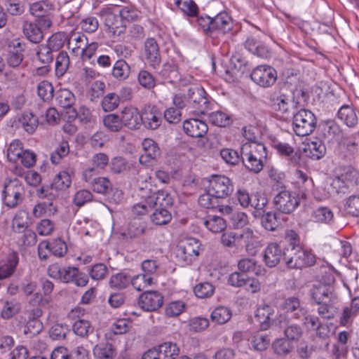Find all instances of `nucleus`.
<instances>
[{
    "label": "nucleus",
    "instance_id": "a19ab883",
    "mask_svg": "<svg viewBox=\"0 0 359 359\" xmlns=\"http://www.w3.org/2000/svg\"><path fill=\"white\" fill-rule=\"evenodd\" d=\"M29 223L30 219L28 212L20 210L15 215L12 222V226L15 231L20 233L29 226Z\"/></svg>",
    "mask_w": 359,
    "mask_h": 359
},
{
    "label": "nucleus",
    "instance_id": "e433bc0d",
    "mask_svg": "<svg viewBox=\"0 0 359 359\" xmlns=\"http://www.w3.org/2000/svg\"><path fill=\"white\" fill-rule=\"evenodd\" d=\"M311 219L317 223L330 224L334 221V212L327 207H319L311 214Z\"/></svg>",
    "mask_w": 359,
    "mask_h": 359
},
{
    "label": "nucleus",
    "instance_id": "de8ad7c7",
    "mask_svg": "<svg viewBox=\"0 0 359 359\" xmlns=\"http://www.w3.org/2000/svg\"><path fill=\"white\" fill-rule=\"evenodd\" d=\"M273 109L281 113L283 115L290 114V99L285 95H280L271 100Z\"/></svg>",
    "mask_w": 359,
    "mask_h": 359
},
{
    "label": "nucleus",
    "instance_id": "774afa93",
    "mask_svg": "<svg viewBox=\"0 0 359 359\" xmlns=\"http://www.w3.org/2000/svg\"><path fill=\"white\" fill-rule=\"evenodd\" d=\"M345 210L351 215L359 217V194L351 195L346 199Z\"/></svg>",
    "mask_w": 359,
    "mask_h": 359
},
{
    "label": "nucleus",
    "instance_id": "423d86ee",
    "mask_svg": "<svg viewBox=\"0 0 359 359\" xmlns=\"http://www.w3.org/2000/svg\"><path fill=\"white\" fill-rule=\"evenodd\" d=\"M203 251L201 241L195 238H187L178 245L177 257L182 264L187 265L196 260Z\"/></svg>",
    "mask_w": 359,
    "mask_h": 359
},
{
    "label": "nucleus",
    "instance_id": "dca6fc26",
    "mask_svg": "<svg viewBox=\"0 0 359 359\" xmlns=\"http://www.w3.org/2000/svg\"><path fill=\"white\" fill-rule=\"evenodd\" d=\"M143 55L147 62L154 68L158 67L161 62V55L158 44L153 38H148L144 43Z\"/></svg>",
    "mask_w": 359,
    "mask_h": 359
},
{
    "label": "nucleus",
    "instance_id": "58836bf2",
    "mask_svg": "<svg viewBox=\"0 0 359 359\" xmlns=\"http://www.w3.org/2000/svg\"><path fill=\"white\" fill-rule=\"evenodd\" d=\"M57 211V207L53 202H41L36 204L32 211L35 217H41L43 216H53Z\"/></svg>",
    "mask_w": 359,
    "mask_h": 359
},
{
    "label": "nucleus",
    "instance_id": "49530a36",
    "mask_svg": "<svg viewBox=\"0 0 359 359\" xmlns=\"http://www.w3.org/2000/svg\"><path fill=\"white\" fill-rule=\"evenodd\" d=\"M74 332L81 337H85L94 330L90 321L85 319H77L72 325Z\"/></svg>",
    "mask_w": 359,
    "mask_h": 359
},
{
    "label": "nucleus",
    "instance_id": "5fc2aeb1",
    "mask_svg": "<svg viewBox=\"0 0 359 359\" xmlns=\"http://www.w3.org/2000/svg\"><path fill=\"white\" fill-rule=\"evenodd\" d=\"M130 283L135 290L141 291L154 283V277L147 276L144 273H141L133 278L130 277Z\"/></svg>",
    "mask_w": 359,
    "mask_h": 359
},
{
    "label": "nucleus",
    "instance_id": "8fccbe9b",
    "mask_svg": "<svg viewBox=\"0 0 359 359\" xmlns=\"http://www.w3.org/2000/svg\"><path fill=\"white\" fill-rule=\"evenodd\" d=\"M56 100L57 103L63 108L72 109L75 98L74 94L67 89H60L57 93Z\"/></svg>",
    "mask_w": 359,
    "mask_h": 359
},
{
    "label": "nucleus",
    "instance_id": "f03ea898",
    "mask_svg": "<svg viewBox=\"0 0 359 359\" xmlns=\"http://www.w3.org/2000/svg\"><path fill=\"white\" fill-rule=\"evenodd\" d=\"M241 160L246 169L259 173L264 168L267 157V151L264 144H242Z\"/></svg>",
    "mask_w": 359,
    "mask_h": 359
},
{
    "label": "nucleus",
    "instance_id": "b1692460",
    "mask_svg": "<svg viewBox=\"0 0 359 359\" xmlns=\"http://www.w3.org/2000/svg\"><path fill=\"white\" fill-rule=\"evenodd\" d=\"M304 151L307 157L313 160H319L325 156L326 148L320 139L315 137L307 142Z\"/></svg>",
    "mask_w": 359,
    "mask_h": 359
},
{
    "label": "nucleus",
    "instance_id": "5701e85b",
    "mask_svg": "<svg viewBox=\"0 0 359 359\" xmlns=\"http://www.w3.org/2000/svg\"><path fill=\"white\" fill-rule=\"evenodd\" d=\"M285 255L283 249L277 243H269L264 254V262L269 267L276 266Z\"/></svg>",
    "mask_w": 359,
    "mask_h": 359
},
{
    "label": "nucleus",
    "instance_id": "c85d7f7f",
    "mask_svg": "<svg viewBox=\"0 0 359 359\" xmlns=\"http://www.w3.org/2000/svg\"><path fill=\"white\" fill-rule=\"evenodd\" d=\"M39 125L38 118L31 112H24L18 116L16 126L22 128L28 134L34 133Z\"/></svg>",
    "mask_w": 359,
    "mask_h": 359
},
{
    "label": "nucleus",
    "instance_id": "f8f14e48",
    "mask_svg": "<svg viewBox=\"0 0 359 359\" xmlns=\"http://www.w3.org/2000/svg\"><path fill=\"white\" fill-rule=\"evenodd\" d=\"M293 251V255L287 259L286 264L290 268L300 269L313 264L315 262L314 256L310 251L297 246Z\"/></svg>",
    "mask_w": 359,
    "mask_h": 359
},
{
    "label": "nucleus",
    "instance_id": "a211bd4d",
    "mask_svg": "<svg viewBox=\"0 0 359 359\" xmlns=\"http://www.w3.org/2000/svg\"><path fill=\"white\" fill-rule=\"evenodd\" d=\"M280 311L292 314L295 319H299L307 313L306 308L300 306V301L296 297H290L284 299L280 305Z\"/></svg>",
    "mask_w": 359,
    "mask_h": 359
},
{
    "label": "nucleus",
    "instance_id": "680f3d73",
    "mask_svg": "<svg viewBox=\"0 0 359 359\" xmlns=\"http://www.w3.org/2000/svg\"><path fill=\"white\" fill-rule=\"evenodd\" d=\"M22 143L18 140L12 141L7 149V157L10 161L16 162L23 152Z\"/></svg>",
    "mask_w": 359,
    "mask_h": 359
},
{
    "label": "nucleus",
    "instance_id": "603ef678",
    "mask_svg": "<svg viewBox=\"0 0 359 359\" xmlns=\"http://www.w3.org/2000/svg\"><path fill=\"white\" fill-rule=\"evenodd\" d=\"M66 41H68V35L66 33L56 32L48 39L47 46L53 51H57L63 47Z\"/></svg>",
    "mask_w": 359,
    "mask_h": 359
},
{
    "label": "nucleus",
    "instance_id": "2f4dec72",
    "mask_svg": "<svg viewBox=\"0 0 359 359\" xmlns=\"http://www.w3.org/2000/svg\"><path fill=\"white\" fill-rule=\"evenodd\" d=\"M22 32L25 37L32 43H39L43 38V32L36 23L25 21Z\"/></svg>",
    "mask_w": 359,
    "mask_h": 359
},
{
    "label": "nucleus",
    "instance_id": "c9c22d12",
    "mask_svg": "<svg viewBox=\"0 0 359 359\" xmlns=\"http://www.w3.org/2000/svg\"><path fill=\"white\" fill-rule=\"evenodd\" d=\"M69 114V118L74 120L77 116L80 121L85 124H89L90 126H93L95 124V120L93 118L90 110L85 106H81L79 111L73 109L67 112Z\"/></svg>",
    "mask_w": 359,
    "mask_h": 359
},
{
    "label": "nucleus",
    "instance_id": "79ce46f5",
    "mask_svg": "<svg viewBox=\"0 0 359 359\" xmlns=\"http://www.w3.org/2000/svg\"><path fill=\"white\" fill-rule=\"evenodd\" d=\"M338 117L348 127H354L358 123L356 113L349 106L341 107L338 111Z\"/></svg>",
    "mask_w": 359,
    "mask_h": 359
},
{
    "label": "nucleus",
    "instance_id": "a878e982",
    "mask_svg": "<svg viewBox=\"0 0 359 359\" xmlns=\"http://www.w3.org/2000/svg\"><path fill=\"white\" fill-rule=\"evenodd\" d=\"M147 196L149 199V203H151L152 208H168L172 206L173 203L171 196L166 191H154L151 194Z\"/></svg>",
    "mask_w": 359,
    "mask_h": 359
},
{
    "label": "nucleus",
    "instance_id": "f3484780",
    "mask_svg": "<svg viewBox=\"0 0 359 359\" xmlns=\"http://www.w3.org/2000/svg\"><path fill=\"white\" fill-rule=\"evenodd\" d=\"M242 243L245 244L246 252L251 255H256L262 246L258 236L250 228H246L239 233V245Z\"/></svg>",
    "mask_w": 359,
    "mask_h": 359
},
{
    "label": "nucleus",
    "instance_id": "3c124183",
    "mask_svg": "<svg viewBox=\"0 0 359 359\" xmlns=\"http://www.w3.org/2000/svg\"><path fill=\"white\" fill-rule=\"evenodd\" d=\"M104 126L112 132L121 130L123 126L121 116L116 114H109L103 118Z\"/></svg>",
    "mask_w": 359,
    "mask_h": 359
},
{
    "label": "nucleus",
    "instance_id": "a18cd8bd",
    "mask_svg": "<svg viewBox=\"0 0 359 359\" xmlns=\"http://www.w3.org/2000/svg\"><path fill=\"white\" fill-rule=\"evenodd\" d=\"M231 311L225 306L217 307L210 315L211 320L217 324L226 323L231 319Z\"/></svg>",
    "mask_w": 359,
    "mask_h": 359
},
{
    "label": "nucleus",
    "instance_id": "f704fd0d",
    "mask_svg": "<svg viewBox=\"0 0 359 359\" xmlns=\"http://www.w3.org/2000/svg\"><path fill=\"white\" fill-rule=\"evenodd\" d=\"M41 285L43 294L39 292H35L29 300V303L34 306L38 305L43 302V295L45 297V301L48 302L49 300L46 299V297H48L51 294L54 288L53 282L46 278L41 280Z\"/></svg>",
    "mask_w": 359,
    "mask_h": 359
},
{
    "label": "nucleus",
    "instance_id": "864d4df0",
    "mask_svg": "<svg viewBox=\"0 0 359 359\" xmlns=\"http://www.w3.org/2000/svg\"><path fill=\"white\" fill-rule=\"evenodd\" d=\"M130 69L129 65L125 60H118L114 65L112 74L117 79L124 80L128 77Z\"/></svg>",
    "mask_w": 359,
    "mask_h": 359
},
{
    "label": "nucleus",
    "instance_id": "20e7f679",
    "mask_svg": "<svg viewBox=\"0 0 359 359\" xmlns=\"http://www.w3.org/2000/svg\"><path fill=\"white\" fill-rule=\"evenodd\" d=\"M316 126V118L311 111L301 109L293 115L292 129L297 136L304 137L310 135Z\"/></svg>",
    "mask_w": 359,
    "mask_h": 359
},
{
    "label": "nucleus",
    "instance_id": "69168bd1",
    "mask_svg": "<svg viewBox=\"0 0 359 359\" xmlns=\"http://www.w3.org/2000/svg\"><path fill=\"white\" fill-rule=\"evenodd\" d=\"M120 99L114 93L107 94L102 100V107L104 111H111L119 104Z\"/></svg>",
    "mask_w": 359,
    "mask_h": 359
},
{
    "label": "nucleus",
    "instance_id": "ddd939ff",
    "mask_svg": "<svg viewBox=\"0 0 359 359\" xmlns=\"http://www.w3.org/2000/svg\"><path fill=\"white\" fill-rule=\"evenodd\" d=\"M163 304V295L157 291H147L139 297L138 305L144 311H155Z\"/></svg>",
    "mask_w": 359,
    "mask_h": 359
},
{
    "label": "nucleus",
    "instance_id": "39448f33",
    "mask_svg": "<svg viewBox=\"0 0 359 359\" xmlns=\"http://www.w3.org/2000/svg\"><path fill=\"white\" fill-rule=\"evenodd\" d=\"M300 198L297 193L282 189L274 195L273 202L277 210L284 214H290L299 205Z\"/></svg>",
    "mask_w": 359,
    "mask_h": 359
},
{
    "label": "nucleus",
    "instance_id": "2eb2a0df",
    "mask_svg": "<svg viewBox=\"0 0 359 359\" xmlns=\"http://www.w3.org/2000/svg\"><path fill=\"white\" fill-rule=\"evenodd\" d=\"M142 145L144 153L140 156L139 162L142 165L149 166L153 161L160 156V148L157 143L150 138L144 139Z\"/></svg>",
    "mask_w": 359,
    "mask_h": 359
},
{
    "label": "nucleus",
    "instance_id": "aec40b11",
    "mask_svg": "<svg viewBox=\"0 0 359 359\" xmlns=\"http://www.w3.org/2000/svg\"><path fill=\"white\" fill-rule=\"evenodd\" d=\"M142 124L149 130H156L162 123V113L156 107L145 109L142 113Z\"/></svg>",
    "mask_w": 359,
    "mask_h": 359
},
{
    "label": "nucleus",
    "instance_id": "c03bdc74",
    "mask_svg": "<svg viewBox=\"0 0 359 359\" xmlns=\"http://www.w3.org/2000/svg\"><path fill=\"white\" fill-rule=\"evenodd\" d=\"M172 215L168 208H156L151 215V222L156 225H165L171 221Z\"/></svg>",
    "mask_w": 359,
    "mask_h": 359
},
{
    "label": "nucleus",
    "instance_id": "6ab92c4d",
    "mask_svg": "<svg viewBox=\"0 0 359 359\" xmlns=\"http://www.w3.org/2000/svg\"><path fill=\"white\" fill-rule=\"evenodd\" d=\"M247 61L239 54L233 55L230 59V65L231 69L226 71L225 79L229 82H233L238 79V76L245 72Z\"/></svg>",
    "mask_w": 359,
    "mask_h": 359
},
{
    "label": "nucleus",
    "instance_id": "0e129e2a",
    "mask_svg": "<svg viewBox=\"0 0 359 359\" xmlns=\"http://www.w3.org/2000/svg\"><path fill=\"white\" fill-rule=\"evenodd\" d=\"M20 310V305L15 301H6L1 311V316L4 319H9L17 314Z\"/></svg>",
    "mask_w": 359,
    "mask_h": 359
},
{
    "label": "nucleus",
    "instance_id": "7c9ffc66",
    "mask_svg": "<svg viewBox=\"0 0 359 359\" xmlns=\"http://www.w3.org/2000/svg\"><path fill=\"white\" fill-rule=\"evenodd\" d=\"M238 269L243 273L253 272L257 276H264L266 271L264 268L257 265L253 258H244L238 262Z\"/></svg>",
    "mask_w": 359,
    "mask_h": 359
},
{
    "label": "nucleus",
    "instance_id": "0eeeda50",
    "mask_svg": "<svg viewBox=\"0 0 359 359\" xmlns=\"http://www.w3.org/2000/svg\"><path fill=\"white\" fill-rule=\"evenodd\" d=\"M359 184V172L348 167L332 181V187L337 193L346 194L354 189Z\"/></svg>",
    "mask_w": 359,
    "mask_h": 359
},
{
    "label": "nucleus",
    "instance_id": "4d7b16f0",
    "mask_svg": "<svg viewBox=\"0 0 359 359\" xmlns=\"http://www.w3.org/2000/svg\"><path fill=\"white\" fill-rule=\"evenodd\" d=\"M209 121L216 126L226 127L231 123L230 116L221 111L211 112L208 115Z\"/></svg>",
    "mask_w": 359,
    "mask_h": 359
},
{
    "label": "nucleus",
    "instance_id": "9d476101",
    "mask_svg": "<svg viewBox=\"0 0 359 359\" xmlns=\"http://www.w3.org/2000/svg\"><path fill=\"white\" fill-rule=\"evenodd\" d=\"M252 81L259 87L266 88L272 86L276 81L278 74L276 70L270 65H258L251 72Z\"/></svg>",
    "mask_w": 359,
    "mask_h": 359
},
{
    "label": "nucleus",
    "instance_id": "338daca9",
    "mask_svg": "<svg viewBox=\"0 0 359 359\" xmlns=\"http://www.w3.org/2000/svg\"><path fill=\"white\" fill-rule=\"evenodd\" d=\"M130 282V276L123 273H119L111 277L109 285L111 287L121 290L126 287Z\"/></svg>",
    "mask_w": 359,
    "mask_h": 359
},
{
    "label": "nucleus",
    "instance_id": "09e8293b",
    "mask_svg": "<svg viewBox=\"0 0 359 359\" xmlns=\"http://www.w3.org/2000/svg\"><path fill=\"white\" fill-rule=\"evenodd\" d=\"M33 320H29L25 327V333L36 334L40 332L42 329V324L37 320L42 314L40 309L36 308L32 310Z\"/></svg>",
    "mask_w": 359,
    "mask_h": 359
},
{
    "label": "nucleus",
    "instance_id": "4c0bfd02",
    "mask_svg": "<svg viewBox=\"0 0 359 359\" xmlns=\"http://www.w3.org/2000/svg\"><path fill=\"white\" fill-rule=\"evenodd\" d=\"M203 224L210 231L214 233H221L226 227L225 220L217 215H208L204 219Z\"/></svg>",
    "mask_w": 359,
    "mask_h": 359
},
{
    "label": "nucleus",
    "instance_id": "4468645a",
    "mask_svg": "<svg viewBox=\"0 0 359 359\" xmlns=\"http://www.w3.org/2000/svg\"><path fill=\"white\" fill-rule=\"evenodd\" d=\"M121 118L124 126L131 130L140 128L142 122V114L133 106H126L121 111Z\"/></svg>",
    "mask_w": 359,
    "mask_h": 359
},
{
    "label": "nucleus",
    "instance_id": "bb28decb",
    "mask_svg": "<svg viewBox=\"0 0 359 359\" xmlns=\"http://www.w3.org/2000/svg\"><path fill=\"white\" fill-rule=\"evenodd\" d=\"M232 28L231 17L226 12H221L211 19L209 24L210 29H215L225 34Z\"/></svg>",
    "mask_w": 359,
    "mask_h": 359
},
{
    "label": "nucleus",
    "instance_id": "f257e3e1",
    "mask_svg": "<svg viewBox=\"0 0 359 359\" xmlns=\"http://www.w3.org/2000/svg\"><path fill=\"white\" fill-rule=\"evenodd\" d=\"M334 278L328 279L327 283H318L311 290L312 299L319 306L317 309L319 316L325 319L333 318L337 313V295L332 285Z\"/></svg>",
    "mask_w": 359,
    "mask_h": 359
},
{
    "label": "nucleus",
    "instance_id": "37998d69",
    "mask_svg": "<svg viewBox=\"0 0 359 359\" xmlns=\"http://www.w3.org/2000/svg\"><path fill=\"white\" fill-rule=\"evenodd\" d=\"M88 43V38L83 34H72L68 37V45L72 46V52L76 55L79 54L81 50Z\"/></svg>",
    "mask_w": 359,
    "mask_h": 359
},
{
    "label": "nucleus",
    "instance_id": "13d9d810",
    "mask_svg": "<svg viewBox=\"0 0 359 359\" xmlns=\"http://www.w3.org/2000/svg\"><path fill=\"white\" fill-rule=\"evenodd\" d=\"M137 188L141 198H144V195L151 194L154 191L151 184V177L149 175H140L137 180Z\"/></svg>",
    "mask_w": 359,
    "mask_h": 359
},
{
    "label": "nucleus",
    "instance_id": "9b49d317",
    "mask_svg": "<svg viewBox=\"0 0 359 359\" xmlns=\"http://www.w3.org/2000/svg\"><path fill=\"white\" fill-rule=\"evenodd\" d=\"M189 104L197 113L204 114L208 109V98L205 90L196 84L191 86L187 92Z\"/></svg>",
    "mask_w": 359,
    "mask_h": 359
},
{
    "label": "nucleus",
    "instance_id": "72a5a7b5",
    "mask_svg": "<svg viewBox=\"0 0 359 359\" xmlns=\"http://www.w3.org/2000/svg\"><path fill=\"white\" fill-rule=\"evenodd\" d=\"M54 9L55 6L51 2L43 0L30 4L29 12L32 15L38 18L48 13H53Z\"/></svg>",
    "mask_w": 359,
    "mask_h": 359
},
{
    "label": "nucleus",
    "instance_id": "cd10ccee",
    "mask_svg": "<svg viewBox=\"0 0 359 359\" xmlns=\"http://www.w3.org/2000/svg\"><path fill=\"white\" fill-rule=\"evenodd\" d=\"M245 47L250 53L258 57L262 58L269 57L268 48L256 36H249L245 42Z\"/></svg>",
    "mask_w": 359,
    "mask_h": 359
},
{
    "label": "nucleus",
    "instance_id": "e2e57ef3",
    "mask_svg": "<svg viewBox=\"0 0 359 359\" xmlns=\"http://www.w3.org/2000/svg\"><path fill=\"white\" fill-rule=\"evenodd\" d=\"M215 290V287L212 284L204 282L197 284L194 288V292L196 297L203 299L211 297Z\"/></svg>",
    "mask_w": 359,
    "mask_h": 359
},
{
    "label": "nucleus",
    "instance_id": "6e6552de",
    "mask_svg": "<svg viewBox=\"0 0 359 359\" xmlns=\"http://www.w3.org/2000/svg\"><path fill=\"white\" fill-rule=\"evenodd\" d=\"M100 16L104 22L105 26L113 35H120L125 30L126 24L123 22L117 6H108L100 11Z\"/></svg>",
    "mask_w": 359,
    "mask_h": 359
},
{
    "label": "nucleus",
    "instance_id": "7ed1b4c3",
    "mask_svg": "<svg viewBox=\"0 0 359 359\" xmlns=\"http://www.w3.org/2000/svg\"><path fill=\"white\" fill-rule=\"evenodd\" d=\"M25 194L22 183L16 178L7 180L2 191L3 202L8 208H15L22 202Z\"/></svg>",
    "mask_w": 359,
    "mask_h": 359
},
{
    "label": "nucleus",
    "instance_id": "4be33fe9",
    "mask_svg": "<svg viewBox=\"0 0 359 359\" xmlns=\"http://www.w3.org/2000/svg\"><path fill=\"white\" fill-rule=\"evenodd\" d=\"M208 129L205 122L197 118L187 119L183 123L184 133L193 137H203L206 134Z\"/></svg>",
    "mask_w": 359,
    "mask_h": 359
},
{
    "label": "nucleus",
    "instance_id": "ea45409f",
    "mask_svg": "<svg viewBox=\"0 0 359 359\" xmlns=\"http://www.w3.org/2000/svg\"><path fill=\"white\" fill-rule=\"evenodd\" d=\"M93 354L97 359H113L116 353L112 344L100 343L93 348Z\"/></svg>",
    "mask_w": 359,
    "mask_h": 359
},
{
    "label": "nucleus",
    "instance_id": "412c9836",
    "mask_svg": "<svg viewBox=\"0 0 359 359\" xmlns=\"http://www.w3.org/2000/svg\"><path fill=\"white\" fill-rule=\"evenodd\" d=\"M18 262V255L15 252L9 253L0 260V280L8 278L14 273Z\"/></svg>",
    "mask_w": 359,
    "mask_h": 359
},
{
    "label": "nucleus",
    "instance_id": "bf43d9fd",
    "mask_svg": "<svg viewBox=\"0 0 359 359\" xmlns=\"http://www.w3.org/2000/svg\"><path fill=\"white\" fill-rule=\"evenodd\" d=\"M243 135L246 140V142L242 144H263L259 140V129L255 126H246L243 130Z\"/></svg>",
    "mask_w": 359,
    "mask_h": 359
},
{
    "label": "nucleus",
    "instance_id": "c756f323",
    "mask_svg": "<svg viewBox=\"0 0 359 359\" xmlns=\"http://www.w3.org/2000/svg\"><path fill=\"white\" fill-rule=\"evenodd\" d=\"M73 175L74 171L72 170L60 171L52 180L51 189L60 191L68 189L72 184Z\"/></svg>",
    "mask_w": 359,
    "mask_h": 359
},
{
    "label": "nucleus",
    "instance_id": "052dcab7",
    "mask_svg": "<svg viewBox=\"0 0 359 359\" xmlns=\"http://www.w3.org/2000/svg\"><path fill=\"white\" fill-rule=\"evenodd\" d=\"M110 170L116 174L125 173L130 168V165L122 157L116 156L111 159Z\"/></svg>",
    "mask_w": 359,
    "mask_h": 359
},
{
    "label": "nucleus",
    "instance_id": "6e6d98bb",
    "mask_svg": "<svg viewBox=\"0 0 359 359\" xmlns=\"http://www.w3.org/2000/svg\"><path fill=\"white\" fill-rule=\"evenodd\" d=\"M337 325L333 323H320L316 328V335L322 339H327L335 334Z\"/></svg>",
    "mask_w": 359,
    "mask_h": 359
},
{
    "label": "nucleus",
    "instance_id": "393cba45",
    "mask_svg": "<svg viewBox=\"0 0 359 359\" xmlns=\"http://www.w3.org/2000/svg\"><path fill=\"white\" fill-rule=\"evenodd\" d=\"M275 309L269 305H263L257 308L255 313V318L259 323L260 328L266 330L274 320Z\"/></svg>",
    "mask_w": 359,
    "mask_h": 359
},
{
    "label": "nucleus",
    "instance_id": "473e14b6",
    "mask_svg": "<svg viewBox=\"0 0 359 359\" xmlns=\"http://www.w3.org/2000/svg\"><path fill=\"white\" fill-rule=\"evenodd\" d=\"M154 348L161 359H176L180 353L177 345L171 341L162 343Z\"/></svg>",
    "mask_w": 359,
    "mask_h": 359
},
{
    "label": "nucleus",
    "instance_id": "1a4fd4ad",
    "mask_svg": "<svg viewBox=\"0 0 359 359\" xmlns=\"http://www.w3.org/2000/svg\"><path fill=\"white\" fill-rule=\"evenodd\" d=\"M208 189L215 198H225L232 194L233 185L229 177L224 175H212L209 180Z\"/></svg>",
    "mask_w": 359,
    "mask_h": 359
}]
</instances>
